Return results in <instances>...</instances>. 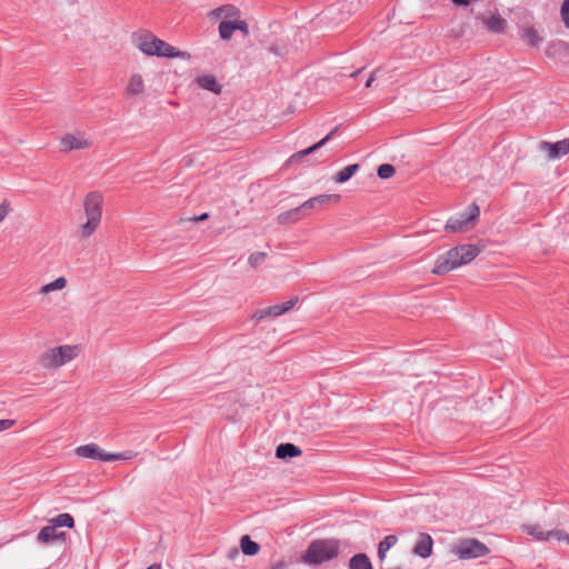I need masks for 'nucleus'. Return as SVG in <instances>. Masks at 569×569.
<instances>
[{
    "label": "nucleus",
    "instance_id": "nucleus-1",
    "mask_svg": "<svg viewBox=\"0 0 569 569\" xmlns=\"http://www.w3.org/2000/svg\"><path fill=\"white\" fill-rule=\"evenodd\" d=\"M480 251L478 246L471 243L457 246L438 257L431 272L438 276L446 274L471 262Z\"/></svg>",
    "mask_w": 569,
    "mask_h": 569
},
{
    "label": "nucleus",
    "instance_id": "nucleus-2",
    "mask_svg": "<svg viewBox=\"0 0 569 569\" xmlns=\"http://www.w3.org/2000/svg\"><path fill=\"white\" fill-rule=\"evenodd\" d=\"M103 197L99 191L89 192L83 200L86 223L80 227L81 237L90 238L99 228L102 217Z\"/></svg>",
    "mask_w": 569,
    "mask_h": 569
},
{
    "label": "nucleus",
    "instance_id": "nucleus-3",
    "mask_svg": "<svg viewBox=\"0 0 569 569\" xmlns=\"http://www.w3.org/2000/svg\"><path fill=\"white\" fill-rule=\"evenodd\" d=\"M339 551L340 543L336 539L313 540L302 555V561L308 565H321L337 558Z\"/></svg>",
    "mask_w": 569,
    "mask_h": 569
},
{
    "label": "nucleus",
    "instance_id": "nucleus-4",
    "mask_svg": "<svg viewBox=\"0 0 569 569\" xmlns=\"http://www.w3.org/2000/svg\"><path fill=\"white\" fill-rule=\"evenodd\" d=\"M80 352L79 346L63 345L46 350L39 357V365L47 370L58 369L72 361Z\"/></svg>",
    "mask_w": 569,
    "mask_h": 569
},
{
    "label": "nucleus",
    "instance_id": "nucleus-5",
    "mask_svg": "<svg viewBox=\"0 0 569 569\" xmlns=\"http://www.w3.org/2000/svg\"><path fill=\"white\" fill-rule=\"evenodd\" d=\"M479 214L478 204L471 203L465 212L449 218L445 229L451 232H467L476 226Z\"/></svg>",
    "mask_w": 569,
    "mask_h": 569
},
{
    "label": "nucleus",
    "instance_id": "nucleus-6",
    "mask_svg": "<svg viewBox=\"0 0 569 569\" xmlns=\"http://www.w3.org/2000/svg\"><path fill=\"white\" fill-rule=\"evenodd\" d=\"M452 552L460 559H475L480 558L489 553V548L481 541L469 538L461 539L452 547Z\"/></svg>",
    "mask_w": 569,
    "mask_h": 569
},
{
    "label": "nucleus",
    "instance_id": "nucleus-7",
    "mask_svg": "<svg viewBox=\"0 0 569 569\" xmlns=\"http://www.w3.org/2000/svg\"><path fill=\"white\" fill-rule=\"evenodd\" d=\"M523 530L529 536H532L539 541H549L550 539H556L558 541H565L567 545H569V535L563 530H543L540 525H526L523 526Z\"/></svg>",
    "mask_w": 569,
    "mask_h": 569
},
{
    "label": "nucleus",
    "instance_id": "nucleus-8",
    "mask_svg": "<svg viewBox=\"0 0 569 569\" xmlns=\"http://www.w3.org/2000/svg\"><path fill=\"white\" fill-rule=\"evenodd\" d=\"M298 301H299V298L293 297L283 303L259 309L253 313L252 319L256 320L257 322H259L260 320H262L264 318L279 317V316L290 311L292 308H295V306L298 303Z\"/></svg>",
    "mask_w": 569,
    "mask_h": 569
},
{
    "label": "nucleus",
    "instance_id": "nucleus-9",
    "mask_svg": "<svg viewBox=\"0 0 569 569\" xmlns=\"http://www.w3.org/2000/svg\"><path fill=\"white\" fill-rule=\"evenodd\" d=\"M539 149L546 151L549 160H555L569 153V138L555 143L541 141Z\"/></svg>",
    "mask_w": 569,
    "mask_h": 569
},
{
    "label": "nucleus",
    "instance_id": "nucleus-10",
    "mask_svg": "<svg viewBox=\"0 0 569 569\" xmlns=\"http://www.w3.org/2000/svg\"><path fill=\"white\" fill-rule=\"evenodd\" d=\"M60 144L62 151H71L87 149L91 143L82 133H67L61 138Z\"/></svg>",
    "mask_w": 569,
    "mask_h": 569
},
{
    "label": "nucleus",
    "instance_id": "nucleus-11",
    "mask_svg": "<svg viewBox=\"0 0 569 569\" xmlns=\"http://www.w3.org/2000/svg\"><path fill=\"white\" fill-rule=\"evenodd\" d=\"M339 200H340L339 194H320V196L310 198L309 200L305 201L302 204H300V208H301L303 214H306L308 211L319 209V208L328 204L331 201L337 202Z\"/></svg>",
    "mask_w": 569,
    "mask_h": 569
},
{
    "label": "nucleus",
    "instance_id": "nucleus-12",
    "mask_svg": "<svg viewBox=\"0 0 569 569\" xmlns=\"http://www.w3.org/2000/svg\"><path fill=\"white\" fill-rule=\"evenodd\" d=\"M157 57H164V58H180L183 60L190 59V53L187 51H180L176 47L167 43L166 41L161 39H157Z\"/></svg>",
    "mask_w": 569,
    "mask_h": 569
},
{
    "label": "nucleus",
    "instance_id": "nucleus-13",
    "mask_svg": "<svg viewBox=\"0 0 569 569\" xmlns=\"http://www.w3.org/2000/svg\"><path fill=\"white\" fill-rule=\"evenodd\" d=\"M76 455L81 458H88L99 461H106L107 452L102 450L96 443H88L83 446H79L74 450Z\"/></svg>",
    "mask_w": 569,
    "mask_h": 569
},
{
    "label": "nucleus",
    "instance_id": "nucleus-14",
    "mask_svg": "<svg viewBox=\"0 0 569 569\" xmlns=\"http://www.w3.org/2000/svg\"><path fill=\"white\" fill-rule=\"evenodd\" d=\"M480 20L489 31L493 33H503L507 29V21L500 14H492L487 18L485 14H478L476 17Z\"/></svg>",
    "mask_w": 569,
    "mask_h": 569
},
{
    "label": "nucleus",
    "instance_id": "nucleus-15",
    "mask_svg": "<svg viewBox=\"0 0 569 569\" xmlns=\"http://www.w3.org/2000/svg\"><path fill=\"white\" fill-rule=\"evenodd\" d=\"M433 540L429 533H419L412 552L421 558H428L432 553Z\"/></svg>",
    "mask_w": 569,
    "mask_h": 569
},
{
    "label": "nucleus",
    "instance_id": "nucleus-16",
    "mask_svg": "<svg viewBox=\"0 0 569 569\" xmlns=\"http://www.w3.org/2000/svg\"><path fill=\"white\" fill-rule=\"evenodd\" d=\"M66 533L59 532L58 528L50 522L48 526L43 527L38 533V541L41 543H49L58 539H64Z\"/></svg>",
    "mask_w": 569,
    "mask_h": 569
},
{
    "label": "nucleus",
    "instance_id": "nucleus-17",
    "mask_svg": "<svg viewBox=\"0 0 569 569\" xmlns=\"http://www.w3.org/2000/svg\"><path fill=\"white\" fill-rule=\"evenodd\" d=\"M124 92L129 97H138L141 96L144 92V81L139 73L131 74Z\"/></svg>",
    "mask_w": 569,
    "mask_h": 569
},
{
    "label": "nucleus",
    "instance_id": "nucleus-18",
    "mask_svg": "<svg viewBox=\"0 0 569 569\" xmlns=\"http://www.w3.org/2000/svg\"><path fill=\"white\" fill-rule=\"evenodd\" d=\"M398 542V537L395 535H389L385 537L383 540L378 545V558L380 562V569H398V568H387L385 567V559L387 551L393 547Z\"/></svg>",
    "mask_w": 569,
    "mask_h": 569
},
{
    "label": "nucleus",
    "instance_id": "nucleus-19",
    "mask_svg": "<svg viewBox=\"0 0 569 569\" xmlns=\"http://www.w3.org/2000/svg\"><path fill=\"white\" fill-rule=\"evenodd\" d=\"M194 82L202 89L219 94L222 90L221 84L218 83L217 79L212 74H203L196 78Z\"/></svg>",
    "mask_w": 569,
    "mask_h": 569
},
{
    "label": "nucleus",
    "instance_id": "nucleus-20",
    "mask_svg": "<svg viewBox=\"0 0 569 569\" xmlns=\"http://www.w3.org/2000/svg\"><path fill=\"white\" fill-rule=\"evenodd\" d=\"M301 453V449L290 442L281 443L276 449V457L283 460L299 457Z\"/></svg>",
    "mask_w": 569,
    "mask_h": 569
},
{
    "label": "nucleus",
    "instance_id": "nucleus-21",
    "mask_svg": "<svg viewBox=\"0 0 569 569\" xmlns=\"http://www.w3.org/2000/svg\"><path fill=\"white\" fill-rule=\"evenodd\" d=\"M157 37L153 34H144L139 39L138 48L147 56H156L157 53Z\"/></svg>",
    "mask_w": 569,
    "mask_h": 569
},
{
    "label": "nucleus",
    "instance_id": "nucleus-22",
    "mask_svg": "<svg viewBox=\"0 0 569 569\" xmlns=\"http://www.w3.org/2000/svg\"><path fill=\"white\" fill-rule=\"evenodd\" d=\"M240 14V10L233 6V4H223V6H220L216 9H213L210 13H209V17L213 18V19H219V18H234V17H238Z\"/></svg>",
    "mask_w": 569,
    "mask_h": 569
},
{
    "label": "nucleus",
    "instance_id": "nucleus-23",
    "mask_svg": "<svg viewBox=\"0 0 569 569\" xmlns=\"http://www.w3.org/2000/svg\"><path fill=\"white\" fill-rule=\"evenodd\" d=\"M301 213L302 210L299 207L297 208H293L291 210H288V211H284L282 213H280L278 217H277V221L280 223V224H287V223H292V222H296L298 220L301 219Z\"/></svg>",
    "mask_w": 569,
    "mask_h": 569
},
{
    "label": "nucleus",
    "instance_id": "nucleus-24",
    "mask_svg": "<svg viewBox=\"0 0 569 569\" xmlns=\"http://www.w3.org/2000/svg\"><path fill=\"white\" fill-rule=\"evenodd\" d=\"M349 569H372V563L366 553H357L350 558Z\"/></svg>",
    "mask_w": 569,
    "mask_h": 569
},
{
    "label": "nucleus",
    "instance_id": "nucleus-25",
    "mask_svg": "<svg viewBox=\"0 0 569 569\" xmlns=\"http://www.w3.org/2000/svg\"><path fill=\"white\" fill-rule=\"evenodd\" d=\"M359 170V164H350L341 169L333 177L335 182L345 183L347 182L357 171Z\"/></svg>",
    "mask_w": 569,
    "mask_h": 569
},
{
    "label": "nucleus",
    "instance_id": "nucleus-26",
    "mask_svg": "<svg viewBox=\"0 0 569 569\" xmlns=\"http://www.w3.org/2000/svg\"><path fill=\"white\" fill-rule=\"evenodd\" d=\"M241 551L246 556H254L259 552L260 546L250 539L249 536H243L240 540Z\"/></svg>",
    "mask_w": 569,
    "mask_h": 569
},
{
    "label": "nucleus",
    "instance_id": "nucleus-27",
    "mask_svg": "<svg viewBox=\"0 0 569 569\" xmlns=\"http://www.w3.org/2000/svg\"><path fill=\"white\" fill-rule=\"evenodd\" d=\"M522 39L531 47L538 48L542 39L539 37L537 30L532 27H527L522 30Z\"/></svg>",
    "mask_w": 569,
    "mask_h": 569
},
{
    "label": "nucleus",
    "instance_id": "nucleus-28",
    "mask_svg": "<svg viewBox=\"0 0 569 569\" xmlns=\"http://www.w3.org/2000/svg\"><path fill=\"white\" fill-rule=\"evenodd\" d=\"M66 286H67V279L64 277H59L56 280H53L47 284H43L40 288L39 293L42 296H46V295L50 293L51 291L62 290L66 288Z\"/></svg>",
    "mask_w": 569,
    "mask_h": 569
},
{
    "label": "nucleus",
    "instance_id": "nucleus-29",
    "mask_svg": "<svg viewBox=\"0 0 569 569\" xmlns=\"http://www.w3.org/2000/svg\"><path fill=\"white\" fill-rule=\"evenodd\" d=\"M325 146V141H318L317 143L312 144L311 147L305 149V150H301V151H298L296 153H293L288 162L289 163H292V162H296V161H299L301 160L302 158L316 152L317 150H319L321 147Z\"/></svg>",
    "mask_w": 569,
    "mask_h": 569
},
{
    "label": "nucleus",
    "instance_id": "nucleus-30",
    "mask_svg": "<svg viewBox=\"0 0 569 569\" xmlns=\"http://www.w3.org/2000/svg\"><path fill=\"white\" fill-rule=\"evenodd\" d=\"M57 528L59 527H67L72 528L74 526V520L71 515L69 513H60L53 519L50 520Z\"/></svg>",
    "mask_w": 569,
    "mask_h": 569
},
{
    "label": "nucleus",
    "instance_id": "nucleus-31",
    "mask_svg": "<svg viewBox=\"0 0 569 569\" xmlns=\"http://www.w3.org/2000/svg\"><path fill=\"white\" fill-rule=\"evenodd\" d=\"M236 31L233 21H221L219 24V36L222 40H230Z\"/></svg>",
    "mask_w": 569,
    "mask_h": 569
},
{
    "label": "nucleus",
    "instance_id": "nucleus-32",
    "mask_svg": "<svg viewBox=\"0 0 569 569\" xmlns=\"http://www.w3.org/2000/svg\"><path fill=\"white\" fill-rule=\"evenodd\" d=\"M396 172V169L392 164L383 163L378 167L377 174L380 179H389Z\"/></svg>",
    "mask_w": 569,
    "mask_h": 569
},
{
    "label": "nucleus",
    "instance_id": "nucleus-33",
    "mask_svg": "<svg viewBox=\"0 0 569 569\" xmlns=\"http://www.w3.org/2000/svg\"><path fill=\"white\" fill-rule=\"evenodd\" d=\"M267 256V252L263 251L251 253L248 258V263L250 264V267L257 268L258 266L264 262Z\"/></svg>",
    "mask_w": 569,
    "mask_h": 569
},
{
    "label": "nucleus",
    "instance_id": "nucleus-34",
    "mask_svg": "<svg viewBox=\"0 0 569 569\" xmlns=\"http://www.w3.org/2000/svg\"><path fill=\"white\" fill-rule=\"evenodd\" d=\"M136 455L131 451L119 452V453H108L106 456V461H114V460H129L133 458Z\"/></svg>",
    "mask_w": 569,
    "mask_h": 569
},
{
    "label": "nucleus",
    "instance_id": "nucleus-35",
    "mask_svg": "<svg viewBox=\"0 0 569 569\" xmlns=\"http://www.w3.org/2000/svg\"><path fill=\"white\" fill-rule=\"evenodd\" d=\"M12 211L11 203L4 199L0 203V223L8 217V214Z\"/></svg>",
    "mask_w": 569,
    "mask_h": 569
},
{
    "label": "nucleus",
    "instance_id": "nucleus-36",
    "mask_svg": "<svg viewBox=\"0 0 569 569\" xmlns=\"http://www.w3.org/2000/svg\"><path fill=\"white\" fill-rule=\"evenodd\" d=\"M560 13L565 26L569 29V0L563 1Z\"/></svg>",
    "mask_w": 569,
    "mask_h": 569
},
{
    "label": "nucleus",
    "instance_id": "nucleus-37",
    "mask_svg": "<svg viewBox=\"0 0 569 569\" xmlns=\"http://www.w3.org/2000/svg\"><path fill=\"white\" fill-rule=\"evenodd\" d=\"M233 22H234L236 30L241 31L243 33V36L249 34V26L244 20H236Z\"/></svg>",
    "mask_w": 569,
    "mask_h": 569
},
{
    "label": "nucleus",
    "instance_id": "nucleus-38",
    "mask_svg": "<svg viewBox=\"0 0 569 569\" xmlns=\"http://www.w3.org/2000/svg\"><path fill=\"white\" fill-rule=\"evenodd\" d=\"M16 421L12 419H1L0 420V431H4L14 426Z\"/></svg>",
    "mask_w": 569,
    "mask_h": 569
},
{
    "label": "nucleus",
    "instance_id": "nucleus-39",
    "mask_svg": "<svg viewBox=\"0 0 569 569\" xmlns=\"http://www.w3.org/2000/svg\"><path fill=\"white\" fill-rule=\"evenodd\" d=\"M339 130V127H335L325 138H322L320 141H325V144L337 133Z\"/></svg>",
    "mask_w": 569,
    "mask_h": 569
},
{
    "label": "nucleus",
    "instance_id": "nucleus-40",
    "mask_svg": "<svg viewBox=\"0 0 569 569\" xmlns=\"http://www.w3.org/2000/svg\"><path fill=\"white\" fill-rule=\"evenodd\" d=\"M378 70H375L368 78V80L366 81V88H370L372 86V82L375 81L376 79V73H377Z\"/></svg>",
    "mask_w": 569,
    "mask_h": 569
},
{
    "label": "nucleus",
    "instance_id": "nucleus-41",
    "mask_svg": "<svg viewBox=\"0 0 569 569\" xmlns=\"http://www.w3.org/2000/svg\"><path fill=\"white\" fill-rule=\"evenodd\" d=\"M286 562L280 560L273 563L269 569H286Z\"/></svg>",
    "mask_w": 569,
    "mask_h": 569
},
{
    "label": "nucleus",
    "instance_id": "nucleus-42",
    "mask_svg": "<svg viewBox=\"0 0 569 569\" xmlns=\"http://www.w3.org/2000/svg\"><path fill=\"white\" fill-rule=\"evenodd\" d=\"M455 6H468L471 3V0H452Z\"/></svg>",
    "mask_w": 569,
    "mask_h": 569
},
{
    "label": "nucleus",
    "instance_id": "nucleus-43",
    "mask_svg": "<svg viewBox=\"0 0 569 569\" xmlns=\"http://www.w3.org/2000/svg\"><path fill=\"white\" fill-rule=\"evenodd\" d=\"M207 218H208V213H202V214H200V216H198V217H194V218H193V220H194V221H203V220H206Z\"/></svg>",
    "mask_w": 569,
    "mask_h": 569
},
{
    "label": "nucleus",
    "instance_id": "nucleus-44",
    "mask_svg": "<svg viewBox=\"0 0 569 569\" xmlns=\"http://www.w3.org/2000/svg\"><path fill=\"white\" fill-rule=\"evenodd\" d=\"M239 555V551L237 548H233L229 551V558H233Z\"/></svg>",
    "mask_w": 569,
    "mask_h": 569
},
{
    "label": "nucleus",
    "instance_id": "nucleus-45",
    "mask_svg": "<svg viewBox=\"0 0 569 569\" xmlns=\"http://www.w3.org/2000/svg\"><path fill=\"white\" fill-rule=\"evenodd\" d=\"M563 44H565V42H561V41H559L558 43H551V44H549V48H548L547 52H548L550 49H552V48H556V47H558V46H559V47H561V46H563Z\"/></svg>",
    "mask_w": 569,
    "mask_h": 569
},
{
    "label": "nucleus",
    "instance_id": "nucleus-46",
    "mask_svg": "<svg viewBox=\"0 0 569 569\" xmlns=\"http://www.w3.org/2000/svg\"><path fill=\"white\" fill-rule=\"evenodd\" d=\"M147 569H161V565L160 563H152Z\"/></svg>",
    "mask_w": 569,
    "mask_h": 569
},
{
    "label": "nucleus",
    "instance_id": "nucleus-47",
    "mask_svg": "<svg viewBox=\"0 0 569 569\" xmlns=\"http://www.w3.org/2000/svg\"><path fill=\"white\" fill-rule=\"evenodd\" d=\"M362 70H363V68H360V69L356 70L355 72H352V73L350 74V77H351V78H356V77H357V76H358Z\"/></svg>",
    "mask_w": 569,
    "mask_h": 569
}]
</instances>
